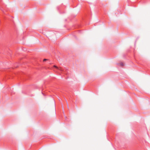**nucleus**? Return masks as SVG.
Wrapping results in <instances>:
<instances>
[{"instance_id":"obj_1","label":"nucleus","mask_w":150,"mask_h":150,"mask_svg":"<svg viewBox=\"0 0 150 150\" xmlns=\"http://www.w3.org/2000/svg\"><path fill=\"white\" fill-rule=\"evenodd\" d=\"M54 67H55V68L58 69L61 71H63V70L62 68H58L56 66H54Z\"/></svg>"},{"instance_id":"obj_2","label":"nucleus","mask_w":150,"mask_h":150,"mask_svg":"<svg viewBox=\"0 0 150 150\" xmlns=\"http://www.w3.org/2000/svg\"><path fill=\"white\" fill-rule=\"evenodd\" d=\"M119 65L120 66L123 67L124 66V64L123 62H121L119 64Z\"/></svg>"},{"instance_id":"obj_3","label":"nucleus","mask_w":150,"mask_h":150,"mask_svg":"<svg viewBox=\"0 0 150 150\" xmlns=\"http://www.w3.org/2000/svg\"><path fill=\"white\" fill-rule=\"evenodd\" d=\"M47 60V59H44L43 60V61L44 62H45V61H46V60Z\"/></svg>"},{"instance_id":"obj_4","label":"nucleus","mask_w":150,"mask_h":150,"mask_svg":"<svg viewBox=\"0 0 150 150\" xmlns=\"http://www.w3.org/2000/svg\"><path fill=\"white\" fill-rule=\"evenodd\" d=\"M0 8L1 9V10H2L3 11H4L3 10V9H2V8Z\"/></svg>"}]
</instances>
